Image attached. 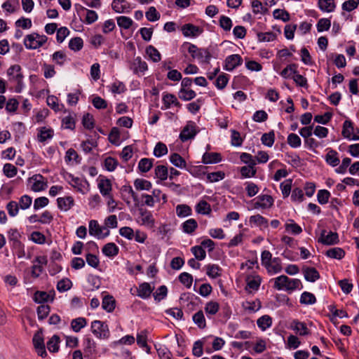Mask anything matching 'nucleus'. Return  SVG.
Returning a JSON list of instances; mask_svg holds the SVG:
<instances>
[{
  "mask_svg": "<svg viewBox=\"0 0 359 359\" xmlns=\"http://www.w3.org/2000/svg\"><path fill=\"white\" fill-rule=\"evenodd\" d=\"M180 50H187L188 53L191 54L192 59L198 60L202 62L209 63L211 59V54L206 48H199L195 44L189 42H184L181 46Z\"/></svg>",
  "mask_w": 359,
  "mask_h": 359,
  "instance_id": "obj_1",
  "label": "nucleus"
},
{
  "mask_svg": "<svg viewBox=\"0 0 359 359\" xmlns=\"http://www.w3.org/2000/svg\"><path fill=\"white\" fill-rule=\"evenodd\" d=\"M273 287L278 290H285L287 291H293L303 287L299 279H290L287 276L281 275L273 279Z\"/></svg>",
  "mask_w": 359,
  "mask_h": 359,
  "instance_id": "obj_2",
  "label": "nucleus"
},
{
  "mask_svg": "<svg viewBox=\"0 0 359 359\" xmlns=\"http://www.w3.org/2000/svg\"><path fill=\"white\" fill-rule=\"evenodd\" d=\"M252 209L268 210L274 203V199L271 195L260 194L250 201Z\"/></svg>",
  "mask_w": 359,
  "mask_h": 359,
  "instance_id": "obj_3",
  "label": "nucleus"
},
{
  "mask_svg": "<svg viewBox=\"0 0 359 359\" xmlns=\"http://www.w3.org/2000/svg\"><path fill=\"white\" fill-rule=\"evenodd\" d=\"M47 39L48 38L45 35L32 33L25 36L24 44L27 49H36L41 47L47 41Z\"/></svg>",
  "mask_w": 359,
  "mask_h": 359,
  "instance_id": "obj_4",
  "label": "nucleus"
},
{
  "mask_svg": "<svg viewBox=\"0 0 359 359\" xmlns=\"http://www.w3.org/2000/svg\"><path fill=\"white\" fill-rule=\"evenodd\" d=\"M21 70V67L19 65H12L7 70V74L10 76V80L17 83V86L15 88V91L17 93H20L22 88V79L24 76Z\"/></svg>",
  "mask_w": 359,
  "mask_h": 359,
  "instance_id": "obj_5",
  "label": "nucleus"
},
{
  "mask_svg": "<svg viewBox=\"0 0 359 359\" xmlns=\"http://www.w3.org/2000/svg\"><path fill=\"white\" fill-rule=\"evenodd\" d=\"M91 331L99 339H107L110 335L108 325L100 320H94L91 323Z\"/></svg>",
  "mask_w": 359,
  "mask_h": 359,
  "instance_id": "obj_6",
  "label": "nucleus"
},
{
  "mask_svg": "<svg viewBox=\"0 0 359 359\" xmlns=\"http://www.w3.org/2000/svg\"><path fill=\"white\" fill-rule=\"evenodd\" d=\"M89 233L101 239L108 236L110 231L107 227L100 226L97 221L90 220L89 222Z\"/></svg>",
  "mask_w": 359,
  "mask_h": 359,
  "instance_id": "obj_7",
  "label": "nucleus"
},
{
  "mask_svg": "<svg viewBox=\"0 0 359 359\" xmlns=\"http://www.w3.org/2000/svg\"><path fill=\"white\" fill-rule=\"evenodd\" d=\"M243 63V58L238 54H233L226 57L224 64V69L232 72L234 69L241 66Z\"/></svg>",
  "mask_w": 359,
  "mask_h": 359,
  "instance_id": "obj_8",
  "label": "nucleus"
},
{
  "mask_svg": "<svg viewBox=\"0 0 359 359\" xmlns=\"http://www.w3.org/2000/svg\"><path fill=\"white\" fill-rule=\"evenodd\" d=\"M318 242L327 245L337 244L339 242L338 233L333 231L327 232L326 230H323Z\"/></svg>",
  "mask_w": 359,
  "mask_h": 359,
  "instance_id": "obj_9",
  "label": "nucleus"
},
{
  "mask_svg": "<svg viewBox=\"0 0 359 359\" xmlns=\"http://www.w3.org/2000/svg\"><path fill=\"white\" fill-rule=\"evenodd\" d=\"M197 133L196 130V125L194 122L189 121L184 127L180 134V139L182 142H184L190 139L194 138Z\"/></svg>",
  "mask_w": 359,
  "mask_h": 359,
  "instance_id": "obj_10",
  "label": "nucleus"
},
{
  "mask_svg": "<svg viewBox=\"0 0 359 359\" xmlns=\"http://www.w3.org/2000/svg\"><path fill=\"white\" fill-rule=\"evenodd\" d=\"M130 69L135 74L143 75L148 69V65L140 57H137L130 62Z\"/></svg>",
  "mask_w": 359,
  "mask_h": 359,
  "instance_id": "obj_11",
  "label": "nucleus"
},
{
  "mask_svg": "<svg viewBox=\"0 0 359 359\" xmlns=\"http://www.w3.org/2000/svg\"><path fill=\"white\" fill-rule=\"evenodd\" d=\"M163 107L162 109H170L172 106H175L177 108H181L182 104L178 101L177 97L171 93H165L162 97Z\"/></svg>",
  "mask_w": 359,
  "mask_h": 359,
  "instance_id": "obj_12",
  "label": "nucleus"
},
{
  "mask_svg": "<svg viewBox=\"0 0 359 359\" xmlns=\"http://www.w3.org/2000/svg\"><path fill=\"white\" fill-rule=\"evenodd\" d=\"M181 31L185 37L192 38L197 37L203 32L201 28L191 23L184 25L181 27Z\"/></svg>",
  "mask_w": 359,
  "mask_h": 359,
  "instance_id": "obj_13",
  "label": "nucleus"
},
{
  "mask_svg": "<svg viewBox=\"0 0 359 359\" xmlns=\"http://www.w3.org/2000/svg\"><path fill=\"white\" fill-rule=\"evenodd\" d=\"M31 180L34 181L32 185V190L34 192L43 191L48 187L47 181H46L44 177L40 174L33 175Z\"/></svg>",
  "mask_w": 359,
  "mask_h": 359,
  "instance_id": "obj_14",
  "label": "nucleus"
},
{
  "mask_svg": "<svg viewBox=\"0 0 359 359\" xmlns=\"http://www.w3.org/2000/svg\"><path fill=\"white\" fill-rule=\"evenodd\" d=\"M140 224L152 228L155 224V219L151 212L146 209H140Z\"/></svg>",
  "mask_w": 359,
  "mask_h": 359,
  "instance_id": "obj_15",
  "label": "nucleus"
},
{
  "mask_svg": "<svg viewBox=\"0 0 359 359\" xmlns=\"http://www.w3.org/2000/svg\"><path fill=\"white\" fill-rule=\"evenodd\" d=\"M249 222L252 227L257 226L260 229H264L269 226L268 219L259 214L250 216Z\"/></svg>",
  "mask_w": 359,
  "mask_h": 359,
  "instance_id": "obj_16",
  "label": "nucleus"
},
{
  "mask_svg": "<svg viewBox=\"0 0 359 359\" xmlns=\"http://www.w3.org/2000/svg\"><path fill=\"white\" fill-rule=\"evenodd\" d=\"M355 128L353 123L350 120H346L343 123V128L341 131L342 136L348 140H356L358 139L355 136H353Z\"/></svg>",
  "mask_w": 359,
  "mask_h": 359,
  "instance_id": "obj_17",
  "label": "nucleus"
},
{
  "mask_svg": "<svg viewBox=\"0 0 359 359\" xmlns=\"http://www.w3.org/2000/svg\"><path fill=\"white\" fill-rule=\"evenodd\" d=\"M69 177L71 179L69 184L74 189H76L80 193L84 194L87 190L86 186L89 187V184L86 180L83 181L79 177H75L72 175H69Z\"/></svg>",
  "mask_w": 359,
  "mask_h": 359,
  "instance_id": "obj_18",
  "label": "nucleus"
},
{
  "mask_svg": "<svg viewBox=\"0 0 359 359\" xmlns=\"http://www.w3.org/2000/svg\"><path fill=\"white\" fill-rule=\"evenodd\" d=\"M302 273L305 280L309 282H316L320 278L319 272L314 267L304 266L302 268Z\"/></svg>",
  "mask_w": 359,
  "mask_h": 359,
  "instance_id": "obj_19",
  "label": "nucleus"
},
{
  "mask_svg": "<svg viewBox=\"0 0 359 359\" xmlns=\"http://www.w3.org/2000/svg\"><path fill=\"white\" fill-rule=\"evenodd\" d=\"M264 267L270 275L278 273L282 271L281 259L279 257H274L271 262L268 263Z\"/></svg>",
  "mask_w": 359,
  "mask_h": 359,
  "instance_id": "obj_20",
  "label": "nucleus"
},
{
  "mask_svg": "<svg viewBox=\"0 0 359 359\" xmlns=\"http://www.w3.org/2000/svg\"><path fill=\"white\" fill-rule=\"evenodd\" d=\"M154 290V287H151L150 284L148 283H142L139 285L137 287V295L142 299H148Z\"/></svg>",
  "mask_w": 359,
  "mask_h": 359,
  "instance_id": "obj_21",
  "label": "nucleus"
},
{
  "mask_svg": "<svg viewBox=\"0 0 359 359\" xmlns=\"http://www.w3.org/2000/svg\"><path fill=\"white\" fill-rule=\"evenodd\" d=\"M57 207L62 211H67L74 205V198L72 196L60 197L57 199Z\"/></svg>",
  "mask_w": 359,
  "mask_h": 359,
  "instance_id": "obj_22",
  "label": "nucleus"
},
{
  "mask_svg": "<svg viewBox=\"0 0 359 359\" xmlns=\"http://www.w3.org/2000/svg\"><path fill=\"white\" fill-rule=\"evenodd\" d=\"M291 329L298 333L300 336H305L309 334V330L304 322H300L298 320H294L291 323Z\"/></svg>",
  "mask_w": 359,
  "mask_h": 359,
  "instance_id": "obj_23",
  "label": "nucleus"
},
{
  "mask_svg": "<svg viewBox=\"0 0 359 359\" xmlns=\"http://www.w3.org/2000/svg\"><path fill=\"white\" fill-rule=\"evenodd\" d=\"M111 8L116 13H122L128 12L130 4L126 0H114Z\"/></svg>",
  "mask_w": 359,
  "mask_h": 359,
  "instance_id": "obj_24",
  "label": "nucleus"
},
{
  "mask_svg": "<svg viewBox=\"0 0 359 359\" xmlns=\"http://www.w3.org/2000/svg\"><path fill=\"white\" fill-rule=\"evenodd\" d=\"M285 231L292 235H299L302 232V228L293 219H288L285 224Z\"/></svg>",
  "mask_w": 359,
  "mask_h": 359,
  "instance_id": "obj_25",
  "label": "nucleus"
},
{
  "mask_svg": "<svg viewBox=\"0 0 359 359\" xmlns=\"http://www.w3.org/2000/svg\"><path fill=\"white\" fill-rule=\"evenodd\" d=\"M222 161L221 154L217 152H205L203 155L202 162L204 164L217 163Z\"/></svg>",
  "mask_w": 359,
  "mask_h": 359,
  "instance_id": "obj_26",
  "label": "nucleus"
},
{
  "mask_svg": "<svg viewBox=\"0 0 359 359\" xmlns=\"http://www.w3.org/2000/svg\"><path fill=\"white\" fill-rule=\"evenodd\" d=\"M102 253L109 257H113L118 254V247L114 243H108L102 248Z\"/></svg>",
  "mask_w": 359,
  "mask_h": 359,
  "instance_id": "obj_27",
  "label": "nucleus"
},
{
  "mask_svg": "<svg viewBox=\"0 0 359 359\" xmlns=\"http://www.w3.org/2000/svg\"><path fill=\"white\" fill-rule=\"evenodd\" d=\"M54 131L52 128H47L46 127H43L40 129L37 138L39 142H44L47 140L51 139L53 137Z\"/></svg>",
  "mask_w": 359,
  "mask_h": 359,
  "instance_id": "obj_28",
  "label": "nucleus"
},
{
  "mask_svg": "<svg viewBox=\"0 0 359 359\" xmlns=\"http://www.w3.org/2000/svg\"><path fill=\"white\" fill-rule=\"evenodd\" d=\"M318 6L322 11L327 13L332 12L336 6L334 0H318Z\"/></svg>",
  "mask_w": 359,
  "mask_h": 359,
  "instance_id": "obj_29",
  "label": "nucleus"
},
{
  "mask_svg": "<svg viewBox=\"0 0 359 359\" xmlns=\"http://www.w3.org/2000/svg\"><path fill=\"white\" fill-rule=\"evenodd\" d=\"M116 302L111 295L104 297L102 302V307L107 312H112L115 309Z\"/></svg>",
  "mask_w": 359,
  "mask_h": 359,
  "instance_id": "obj_30",
  "label": "nucleus"
},
{
  "mask_svg": "<svg viewBox=\"0 0 359 359\" xmlns=\"http://www.w3.org/2000/svg\"><path fill=\"white\" fill-rule=\"evenodd\" d=\"M326 162L332 167H335L339 165L340 160L338 157V153L333 150L330 149L325 156Z\"/></svg>",
  "mask_w": 359,
  "mask_h": 359,
  "instance_id": "obj_31",
  "label": "nucleus"
},
{
  "mask_svg": "<svg viewBox=\"0 0 359 359\" xmlns=\"http://www.w3.org/2000/svg\"><path fill=\"white\" fill-rule=\"evenodd\" d=\"M325 255L330 258L341 259L345 256V251L341 248H333L326 251Z\"/></svg>",
  "mask_w": 359,
  "mask_h": 359,
  "instance_id": "obj_32",
  "label": "nucleus"
},
{
  "mask_svg": "<svg viewBox=\"0 0 359 359\" xmlns=\"http://www.w3.org/2000/svg\"><path fill=\"white\" fill-rule=\"evenodd\" d=\"M154 159L143 158L138 163V169L141 172H147L153 166Z\"/></svg>",
  "mask_w": 359,
  "mask_h": 359,
  "instance_id": "obj_33",
  "label": "nucleus"
},
{
  "mask_svg": "<svg viewBox=\"0 0 359 359\" xmlns=\"http://www.w3.org/2000/svg\"><path fill=\"white\" fill-rule=\"evenodd\" d=\"M196 211L201 215H210L212 212L210 205L205 201H200L196 205Z\"/></svg>",
  "mask_w": 359,
  "mask_h": 359,
  "instance_id": "obj_34",
  "label": "nucleus"
},
{
  "mask_svg": "<svg viewBox=\"0 0 359 359\" xmlns=\"http://www.w3.org/2000/svg\"><path fill=\"white\" fill-rule=\"evenodd\" d=\"M100 193L104 196H108L111 191V184L109 180L102 179L98 183Z\"/></svg>",
  "mask_w": 359,
  "mask_h": 359,
  "instance_id": "obj_35",
  "label": "nucleus"
},
{
  "mask_svg": "<svg viewBox=\"0 0 359 359\" xmlns=\"http://www.w3.org/2000/svg\"><path fill=\"white\" fill-rule=\"evenodd\" d=\"M87 325V320L85 318L79 317L73 319L71 322V327L75 332H79Z\"/></svg>",
  "mask_w": 359,
  "mask_h": 359,
  "instance_id": "obj_36",
  "label": "nucleus"
},
{
  "mask_svg": "<svg viewBox=\"0 0 359 359\" xmlns=\"http://www.w3.org/2000/svg\"><path fill=\"white\" fill-rule=\"evenodd\" d=\"M170 162L179 168H186L187 163L185 160L177 153H173L170 156Z\"/></svg>",
  "mask_w": 359,
  "mask_h": 359,
  "instance_id": "obj_37",
  "label": "nucleus"
},
{
  "mask_svg": "<svg viewBox=\"0 0 359 359\" xmlns=\"http://www.w3.org/2000/svg\"><path fill=\"white\" fill-rule=\"evenodd\" d=\"M60 337L54 334L47 342V348L50 352L56 353L59 351Z\"/></svg>",
  "mask_w": 359,
  "mask_h": 359,
  "instance_id": "obj_38",
  "label": "nucleus"
},
{
  "mask_svg": "<svg viewBox=\"0 0 359 359\" xmlns=\"http://www.w3.org/2000/svg\"><path fill=\"white\" fill-rule=\"evenodd\" d=\"M257 324L262 330H266L271 326L272 318L268 315L262 316L257 319Z\"/></svg>",
  "mask_w": 359,
  "mask_h": 359,
  "instance_id": "obj_39",
  "label": "nucleus"
},
{
  "mask_svg": "<svg viewBox=\"0 0 359 359\" xmlns=\"http://www.w3.org/2000/svg\"><path fill=\"white\" fill-rule=\"evenodd\" d=\"M244 185L247 196L250 198L255 196L259 191V187L252 182H245Z\"/></svg>",
  "mask_w": 359,
  "mask_h": 359,
  "instance_id": "obj_40",
  "label": "nucleus"
},
{
  "mask_svg": "<svg viewBox=\"0 0 359 359\" xmlns=\"http://www.w3.org/2000/svg\"><path fill=\"white\" fill-rule=\"evenodd\" d=\"M205 267L209 277L216 278L221 276L222 269L217 264H208Z\"/></svg>",
  "mask_w": 359,
  "mask_h": 359,
  "instance_id": "obj_41",
  "label": "nucleus"
},
{
  "mask_svg": "<svg viewBox=\"0 0 359 359\" xmlns=\"http://www.w3.org/2000/svg\"><path fill=\"white\" fill-rule=\"evenodd\" d=\"M300 303L304 305H311L316 302L315 295L309 292H304L300 297Z\"/></svg>",
  "mask_w": 359,
  "mask_h": 359,
  "instance_id": "obj_42",
  "label": "nucleus"
},
{
  "mask_svg": "<svg viewBox=\"0 0 359 359\" xmlns=\"http://www.w3.org/2000/svg\"><path fill=\"white\" fill-rule=\"evenodd\" d=\"M146 53L149 58L154 62H158L161 59V55L159 51L153 46H149L146 48Z\"/></svg>",
  "mask_w": 359,
  "mask_h": 359,
  "instance_id": "obj_43",
  "label": "nucleus"
},
{
  "mask_svg": "<svg viewBox=\"0 0 359 359\" xmlns=\"http://www.w3.org/2000/svg\"><path fill=\"white\" fill-rule=\"evenodd\" d=\"M193 321L197 326L203 329L206 327V322L203 311L200 310L196 312L192 317Z\"/></svg>",
  "mask_w": 359,
  "mask_h": 359,
  "instance_id": "obj_44",
  "label": "nucleus"
},
{
  "mask_svg": "<svg viewBox=\"0 0 359 359\" xmlns=\"http://www.w3.org/2000/svg\"><path fill=\"white\" fill-rule=\"evenodd\" d=\"M198 226L197 222L194 219H189L182 224V230L184 232L191 234Z\"/></svg>",
  "mask_w": 359,
  "mask_h": 359,
  "instance_id": "obj_45",
  "label": "nucleus"
},
{
  "mask_svg": "<svg viewBox=\"0 0 359 359\" xmlns=\"http://www.w3.org/2000/svg\"><path fill=\"white\" fill-rule=\"evenodd\" d=\"M154 172L156 177L162 181L165 180L168 177V170L165 165H159L156 166Z\"/></svg>",
  "mask_w": 359,
  "mask_h": 359,
  "instance_id": "obj_46",
  "label": "nucleus"
},
{
  "mask_svg": "<svg viewBox=\"0 0 359 359\" xmlns=\"http://www.w3.org/2000/svg\"><path fill=\"white\" fill-rule=\"evenodd\" d=\"M2 8L8 13H13L19 8L18 0H7L2 4Z\"/></svg>",
  "mask_w": 359,
  "mask_h": 359,
  "instance_id": "obj_47",
  "label": "nucleus"
},
{
  "mask_svg": "<svg viewBox=\"0 0 359 359\" xmlns=\"http://www.w3.org/2000/svg\"><path fill=\"white\" fill-rule=\"evenodd\" d=\"M262 143L269 147L273 146L275 141V133L273 130L264 133L261 137Z\"/></svg>",
  "mask_w": 359,
  "mask_h": 359,
  "instance_id": "obj_48",
  "label": "nucleus"
},
{
  "mask_svg": "<svg viewBox=\"0 0 359 359\" xmlns=\"http://www.w3.org/2000/svg\"><path fill=\"white\" fill-rule=\"evenodd\" d=\"M276 34L272 32H259L257 39L259 42H270L276 39Z\"/></svg>",
  "mask_w": 359,
  "mask_h": 359,
  "instance_id": "obj_49",
  "label": "nucleus"
},
{
  "mask_svg": "<svg viewBox=\"0 0 359 359\" xmlns=\"http://www.w3.org/2000/svg\"><path fill=\"white\" fill-rule=\"evenodd\" d=\"M116 21H117L118 25L121 28H123L125 29H129L133 23V21L130 18L127 17V16H123V15L117 17Z\"/></svg>",
  "mask_w": 359,
  "mask_h": 359,
  "instance_id": "obj_50",
  "label": "nucleus"
},
{
  "mask_svg": "<svg viewBox=\"0 0 359 359\" xmlns=\"http://www.w3.org/2000/svg\"><path fill=\"white\" fill-rule=\"evenodd\" d=\"M50 299L51 302L53 300V298H50V295L46 292L37 291L34 295V300L38 304L48 302Z\"/></svg>",
  "mask_w": 359,
  "mask_h": 359,
  "instance_id": "obj_51",
  "label": "nucleus"
},
{
  "mask_svg": "<svg viewBox=\"0 0 359 359\" xmlns=\"http://www.w3.org/2000/svg\"><path fill=\"white\" fill-rule=\"evenodd\" d=\"M204 309L208 315L213 316L218 312L219 304L217 302L210 301L205 304Z\"/></svg>",
  "mask_w": 359,
  "mask_h": 359,
  "instance_id": "obj_52",
  "label": "nucleus"
},
{
  "mask_svg": "<svg viewBox=\"0 0 359 359\" xmlns=\"http://www.w3.org/2000/svg\"><path fill=\"white\" fill-rule=\"evenodd\" d=\"M196 96L194 90L191 89L181 88L179 93V97L181 100L184 101H189L194 99Z\"/></svg>",
  "mask_w": 359,
  "mask_h": 359,
  "instance_id": "obj_53",
  "label": "nucleus"
},
{
  "mask_svg": "<svg viewBox=\"0 0 359 359\" xmlns=\"http://www.w3.org/2000/svg\"><path fill=\"white\" fill-rule=\"evenodd\" d=\"M247 286L253 290H257L260 286L262 279L259 276H255L252 278L248 277Z\"/></svg>",
  "mask_w": 359,
  "mask_h": 359,
  "instance_id": "obj_54",
  "label": "nucleus"
},
{
  "mask_svg": "<svg viewBox=\"0 0 359 359\" xmlns=\"http://www.w3.org/2000/svg\"><path fill=\"white\" fill-rule=\"evenodd\" d=\"M240 172L243 177L249 178L255 175L257 170L255 168V165H248L241 167Z\"/></svg>",
  "mask_w": 359,
  "mask_h": 359,
  "instance_id": "obj_55",
  "label": "nucleus"
},
{
  "mask_svg": "<svg viewBox=\"0 0 359 359\" xmlns=\"http://www.w3.org/2000/svg\"><path fill=\"white\" fill-rule=\"evenodd\" d=\"M134 186L137 190H149L151 183L147 180L137 179L134 182Z\"/></svg>",
  "mask_w": 359,
  "mask_h": 359,
  "instance_id": "obj_56",
  "label": "nucleus"
},
{
  "mask_svg": "<svg viewBox=\"0 0 359 359\" xmlns=\"http://www.w3.org/2000/svg\"><path fill=\"white\" fill-rule=\"evenodd\" d=\"M145 16L147 20L150 22H155L160 19L161 15L154 6H151L146 12Z\"/></svg>",
  "mask_w": 359,
  "mask_h": 359,
  "instance_id": "obj_57",
  "label": "nucleus"
},
{
  "mask_svg": "<svg viewBox=\"0 0 359 359\" xmlns=\"http://www.w3.org/2000/svg\"><path fill=\"white\" fill-rule=\"evenodd\" d=\"M83 46V41L81 37H74L69 42V48L74 51L81 50Z\"/></svg>",
  "mask_w": 359,
  "mask_h": 359,
  "instance_id": "obj_58",
  "label": "nucleus"
},
{
  "mask_svg": "<svg viewBox=\"0 0 359 359\" xmlns=\"http://www.w3.org/2000/svg\"><path fill=\"white\" fill-rule=\"evenodd\" d=\"M167 146L163 142H158L154 149V155L156 157H161L168 154Z\"/></svg>",
  "mask_w": 359,
  "mask_h": 359,
  "instance_id": "obj_59",
  "label": "nucleus"
},
{
  "mask_svg": "<svg viewBox=\"0 0 359 359\" xmlns=\"http://www.w3.org/2000/svg\"><path fill=\"white\" fill-rule=\"evenodd\" d=\"M287 144L292 148H298L302 144L300 137L295 133H290L287 136Z\"/></svg>",
  "mask_w": 359,
  "mask_h": 359,
  "instance_id": "obj_60",
  "label": "nucleus"
},
{
  "mask_svg": "<svg viewBox=\"0 0 359 359\" xmlns=\"http://www.w3.org/2000/svg\"><path fill=\"white\" fill-rule=\"evenodd\" d=\"M4 174L9 178L13 177L17 175V168L11 163H6L3 168Z\"/></svg>",
  "mask_w": 359,
  "mask_h": 359,
  "instance_id": "obj_61",
  "label": "nucleus"
},
{
  "mask_svg": "<svg viewBox=\"0 0 359 359\" xmlns=\"http://www.w3.org/2000/svg\"><path fill=\"white\" fill-rule=\"evenodd\" d=\"M297 68V65L296 64L288 65L282 70L280 75L285 79L290 78L292 74H296Z\"/></svg>",
  "mask_w": 359,
  "mask_h": 359,
  "instance_id": "obj_62",
  "label": "nucleus"
},
{
  "mask_svg": "<svg viewBox=\"0 0 359 359\" xmlns=\"http://www.w3.org/2000/svg\"><path fill=\"white\" fill-rule=\"evenodd\" d=\"M72 286V283L69 278H63L58 281L57 284V290L60 292H66Z\"/></svg>",
  "mask_w": 359,
  "mask_h": 359,
  "instance_id": "obj_63",
  "label": "nucleus"
},
{
  "mask_svg": "<svg viewBox=\"0 0 359 359\" xmlns=\"http://www.w3.org/2000/svg\"><path fill=\"white\" fill-rule=\"evenodd\" d=\"M229 79V76L226 74L222 73L220 74L215 81V86L218 89H223L226 87Z\"/></svg>",
  "mask_w": 359,
  "mask_h": 359,
  "instance_id": "obj_64",
  "label": "nucleus"
}]
</instances>
